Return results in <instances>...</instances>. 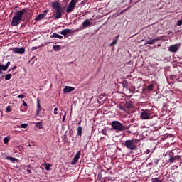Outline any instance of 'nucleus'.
<instances>
[{
	"label": "nucleus",
	"mask_w": 182,
	"mask_h": 182,
	"mask_svg": "<svg viewBox=\"0 0 182 182\" xmlns=\"http://www.w3.org/2000/svg\"><path fill=\"white\" fill-rule=\"evenodd\" d=\"M31 10L28 8L22 9L21 10H18L12 18L11 20V26H18L21 21H22V18L26 19L28 16L29 15Z\"/></svg>",
	"instance_id": "1"
},
{
	"label": "nucleus",
	"mask_w": 182,
	"mask_h": 182,
	"mask_svg": "<svg viewBox=\"0 0 182 182\" xmlns=\"http://www.w3.org/2000/svg\"><path fill=\"white\" fill-rule=\"evenodd\" d=\"M51 6L53 9L55 11V19H60L62 18V15H63V7H62V4L59 1H53L51 2Z\"/></svg>",
	"instance_id": "2"
},
{
	"label": "nucleus",
	"mask_w": 182,
	"mask_h": 182,
	"mask_svg": "<svg viewBox=\"0 0 182 182\" xmlns=\"http://www.w3.org/2000/svg\"><path fill=\"white\" fill-rule=\"evenodd\" d=\"M111 126L113 130H116L117 132H124V130L129 129V127L124 126L119 121H112Z\"/></svg>",
	"instance_id": "3"
},
{
	"label": "nucleus",
	"mask_w": 182,
	"mask_h": 182,
	"mask_svg": "<svg viewBox=\"0 0 182 182\" xmlns=\"http://www.w3.org/2000/svg\"><path fill=\"white\" fill-rule=\"evenodd\" d=\"M124 146L127 147V149H129V150L131 151L136 150V148L137 147V144L133 139L126 140L124 142Z\"/></svg>",
	"instance_id": "4"
},
{
	"label": "nucleus",
	"mask_w": 182,
	"mask_h": 182,
	"mask_svg": "<svg viewBox=\"0 0 182 182\" xmlns=\"http://www.w3.org/2000/svg\"><path fill=\"white\" fill-rule=\"evenodd\" d=\"M79 2V0H71L69 3L68 6L66 9L67 14H70L71 12H73L75 11V8H76V4Z\"/></svg>",
	"instance_id": "5"
},
{
	"label": "nucleus",
	"mask_w": 182,
	"mask_h": 182,
	"mask_svg": "<svg viewBox=\"0 0 182 182\" xmlns=\"http://www.w3.org/2000/svg\"><path fill=\"white\" fill-rule=\"evenodd\" d=\"M169 163H176V160H180L181 159V156L180 155H174V152L169 151Z\"/></svg>",
	"instance_id": "6"
},
{
	"label": "nucleus",
	"mask_w": 182,
	"mask_h": 182,
	"mask_svg": "<svg viewBox=\"0 0 182 182\" xmlns=\"http://www.w3.org/2000/svg\"><path fill=\"white\" fill-rule=\"evenodd\" d=\"M140 117L142 120H149L150 119V113H149V109H142Z\"/></svg>",
	"instance_id": "7"
},
{
	"label": "nucleus",
	"mask_w": 182,
	"mask_h": 182,
	"mask_svg": "<svg viewBox=\"0 0 182 182\" xmlns=\"http://www.w3.org/2000/svg\"><path fill=\"white\" fill-rule=\"evenodd\" d=\"M180 46H181V43H177V44L172 45L169 47L168 50H169V52H172L173 53H176L180 49Z\"/></svg>",
	"instance_id": "8"
},
{
	"label": "nucleus",
	"mask_w": 182,
	"mask_h": 182,
	"mask_svg": "<svg viewBox=\"0 0 182 182\" xmlns=\"http://www.w3.org/2000/svg\"><path fill=\"white\" fill-rule=\"evenodd\" d=\"M12 51L14 53H19L20 55H23V53H25V48H23V47L14 48H12Z\"/></svg>",
	"instance_id": "9"
},
{
	"label": "nucleus",
	"mask_w": 182,
	"mask_h": 182,
	"mask_svg": "<svg viewBox=\"0 0 182 182\" xmlns=\"http://www.w3.org/2000/svg\"><path fill=\"white\" fill-rule=\"evenodd\" d=\"M11 62H7L5 65L0 64V75H2V72H5L9 68Z\"/></svg>",
	"instance_id": "10"
},
{
	"label": "nucleus",
	"mask_w": 182,
	"mask_h": 182,
	"mask_svg": "<svg viewBox=\"0 0 182 182\" xmlns=\"http://www.w3.org/2000/svg\"><path fill=\"white\" fill-rule=\"evenodd\" d=\"M80 153L81 150L80 149L78 152L75 154V157L73 158L71 164H76L77 161H79V159H80Z\"/></svg>",
	"instance_id": "11"
},
{
	"label": "nucleus",
	"mask_w": 182,
	"mask_h": 182,
	"mask_svg": "<svg viewBox=\"0 0 182 182\" xmlns=\"http://www.w3.org/2000/svg\"><path fill=\"white\" fill-rule=\"evenodd\" d=\"M149 39L150 40L146 41V45H154V43H156L157 41H161V38L160 37H156V38H154L152 40L151 38H149Z\"/></svg>",
	"instance_id": "12"
},
{
	"label": "nucleus",
	"mask_w": 182,
	"mask_h": 182,
	"mask_svg": "<svg viewBox=\"0 0 182 182\" xmlns=\"http://www.w3.org/2000/svg\"><path fill=\"white\" fill-rule=\"evenodd\" d=\"M75 90V87L70 86H65L63 89V93H70V92H73Z\"/></svg>",
	"instance_id": "13"
},
{
	"label": "nucleus",
	"mask_w": 182,
	"mask_h": 182,
	"mask_svg": "<svg viewBox=\"0 0 182 182\" xmlns=\"http://www.w3.org/2000/svg\"><path fill=\"white\" fill-rule=\"evenodd\" d=\"M90 25H92V22L88 19L85 20L82 24L83 28H87V26H90Z\"/></svg>",
	"instance_id": "14"
},
{
	"label": "nucleus",
	"mask_w": 182,
	"mask_h": 182,
	"mask_svg": "<svg viewBox=\"0 0 182 182\" xmlns=\"http://www.w3.org/2000/svg\"><path fill=\"white\" fill-rule=\"evenodd\" d=\"M70 32H72V30L66 28V29L63 30L60 32V33H61V35H63V36H67L68 35V33H70Z\"/></svg>",
	"instance_id": "15"
},
{
	"label": "nucleus",
	"mask_w": 182,
	"mask_h": 182,
	"mask_svg": "<svg viewBox=\"0 0 182 182\" xmlns=\"http://www.w3.org/2000/svg\"><path fill=\"white\" fill-rule=\"evenodd\" d=\"M119 38H120V35H117L116 36V39H114L110 44L109 46L112 48L114 46V45H117V41H119Z\"/></svg>",
	"instance_id": "16"
},
{
	"label": "nucleus",
	"mask_w": 182,
	"mask_h": 182,
	"mask_svg": "<svg viewBox=\"0 0 182 182\" xmlns=\"http://www.w3.org/2000/svg\"><path fill=\"white\" fill-rule=\"evenodd\" d=\"M41 110H42V107H41V103L39 102V100H38L36 116H39Z\"/></svg>",
	"instance_id": "17"
},
{
	"label": "nucleus",
	"mask_w": 182,
	"mask_h": 182,
	"mask_svg": "<svg viewBox=\"0 0 182 182\" xmlns=\"http://www.w3.org/2000/svg\"><path fill=\"white\" fill-rule=\"evenodd\" d=\"M124 107L127 108V109H132L133 108V104L132 103V102L130 101H127L124 104Z\"/></svg>",
	"instance_id": "18"
},
{
	"label": "nucleus",
	"mask_w": 182,
	"mask_h": 182,
	"mask_svg": "<svg viewBox=\"0 0 182 182\" xmlns=\"http://www.w3.org/2000/svg\"><path fill=\"white\" fill-rule=\"evenodd\" d=\"M50 38H58V39H63V36L59 35V34H58L56 33H53L50 36Z\"/></svg>",
	"instance_id": "19"
},
{
	"label": "nucleus",
	"mask_w": 182,
	"mask_h": 182,
	"mask_svg": "<svg viewBox=\"0 0 182 182\" xmlns=\"http://www.w3.org/2000/svg\"><path fill=\"white\" fill-rule=\"evenodd\" d=\"M6 160H9L10 161H12L13 163H14V161H18V159L14 158L11 156H6Z\"/></svg>",
	"instance_id": "20"
},
{
	"label": "nucleus",
	"mask_w": 182,
	"mask_h": 182,
	"mask_svg": "<svg viewBox=\"0 0 182 182\" xmlns=\"http://www.w3.org/2000/svg\"><path fill=\"white\" fill-rule=\"evenodd\" d=\"M43 18H45V14H40L36 17L35 21H41V19H43Z\"/></svg>",
	"instance_id": "21"
},
{
	"label": "nucleus",
	"mask_w": 182,
	"mask_h": 182,
	"mask_svg": "<svg viewBox=\"0 0 182 182\" xmlns=\"http://www.w3.org/2000/svg\"><path fill=\"white\" fill-rule=\"evenodd\" d=\"M122 87H124V89H127V87H129V82L127 80L122 81Z\"/></svg>",
	"instance_id": "22"
},
{
	"label": "nucleus",
	"mask_w": 182,
	"mask_h": 182,
	"mask_svg": "<svg viewBox=\"0 0 182 182\" xmlns=\"http://www.w3.org/2000/svg\"><path fill=\"white\" fill-rule=\"evenodd\" d=\"M53 50H55V52H58V50H60V46H53Z\"/></svg>",
	"instance_id": "23"
},
{
	"label": "nucleus",
	"mask_w": 182,
	"mask_h": 182,
	"mask_svg": "<svg viewBox=\"0 0 182 182\" xmlns=\"http://www.w3.org/2000/svg\"><path fill=\"white\" fill-rule=\"evenodd\" d=\"M82 128L80 126L77 128V136H80V137H82Z\"/></svg>",
	"instance_id": "24"
},
{
	"label": "nucleus",
	"mask_w": 182,
	"mask_h": 182,
	"mask_svg": "<svg viewBox=\"0 0 182 182\" xmlns=\"http://www.w3.org/2000/svg\"><path fill=\"white\" fill-rule=\"evenodd\" d=\"M36 127H38V129H43V126L41 122H36Z\"/></svg>",
	"instance_id": "25"
},
{
	"label": "nucleus",
	"mask_w": 182,
	"mask_h": 182,
	"mask_svg": "<svg viewBox=\"0 0 182 182\" xmlns=\"http://www.w3.org/2000/svg\"><path fill=\"white\" fill-rule=\"evenodd\" d=\"M154 89V85L151 84L148 85L147 90H149V92H151Z\"/></svg>",
	"instance_id": "26"
},
{
	"label": "nucleus",
	"mask_w": 182,
	"mask_h": 182,
	"mask_svg": "<svg viewBox=\"0 0 182 182\" xmlns=\"http://www.w3.org/2000/svg\"><path fill=\"white\" fill-rule=\"evenodd\" d=\"M12 78V74H7L5 76V80H11Z\"/></svg>",
	"instance_id": "27"
},
{
	"label": "nucleus",
	"mask_w": 182,
	"mask_h": 182,
	"mask_svg": "<svg viewBox=\"0 0 182 182\" xmlns=\"http://www.w3.org/2000/svg\"><path fill=\"white\" fill-rule=\"evenodd\" d=\"M10 139L11 138L9 136H6L4 139V144H8V143H9Z\"/></svg>",
	"instance_id": "28"
},
{
	"label": "nucleus",
	"mask_w": 182,
	"mask_h": 182,
	"mask_svg": "<svg viewBox=\"0 0 182 182\" xmlns=\"http://www.w3.org/2000/svg\"><path fill=\"white\" fill-rule=\"evenodd\" d=\"M50 167H52V165L50 164H46V170L48 171V170H50Z\"/></svg>",
	"instance_id": "29"
},
{
	"label": "nucleus",
	"mask_w": 182,
	"mask_h": 182,
	"mask_svg": "<svg viewBox=\"0 0 182 182\" xmlns=\"http://www.w3.org/2000/svg\"><path fill=\"white\" fill-rule=\"evenodd\" d=\"M12 110V108L11 107V106H7L6 108V112H7V113L11 112V111Z\"/></svg>",
	"instance_id": "30"
},
{
	"label": "nucleus",
	"mask_w": 182,
	"mask_h": 182,
	"mask_svg": "<svg viewBox=\"0 0 182 182\" xmlns=\"http://www.w3.org/2000/svg\"><path fill=\"white\" fill-rule=\"evenodd\" d=\"M18 99H25V95L23 94H20L17 97Z\"/></svg>",
	"instance_id": "31"
},
{
	"label": "nucleus",
	"mask_w": 182,
	"mask_h": 182,
	"mask_svg": "<svg viewBox=\"0 0 182 182\" xmlns=\"http://www.w3.org/2000/svg\"><path fill=\"white\" fill-rule=\"evenodd\" d=\"M21 127H22V129H26V127H28V124H21Z\"/></svg>",
	"instance_id": "32"
},
{
	"label": "nucleus",
	"mask_w": 182,
	"mask_h": 182,
	"mask_svg": "<svg viewBox=\"0 0 182 182\" xmlns=\"http://www.w3.org/2000/svg\"><path fill=\"white\" fill-rule=\"evenodd\" d=\"M176 25H177V26H181V25H182V20L178 21Z\"/></svg>",
	"instance_id": "33"
},
{
	"label": "nucleus",
	"mask_w": 182,
	"mask_h": 182,
	"mask_svg": "<svg viewBox=\"0 0 182 182\" xmlns=\"http://www.w3.org/2000/svg\"><path fill=\"white\" fill-rule=\"evenodd\" d=\"M159 161H160V159H158V160H156V161H154V166H157V165L159 164Z\"/></svg>",
	"instance_id": "34"
},
{
	"label": "nucleus",
	"mask_w": 182,
	"mask_h": 182,
	"mask_svg": "<svg viewBox=\"0 0 182 182\" xmlns=\"http://www.w3.org/2000/svg\"><path fill=\"white\" fill-rule=\"evenodd\" d=\"M48 12H49V9L44 10L43 15H45V16H46V14H48Z\"/></svg>",
	"instance_id": "35"
},
{
	"label": "nucleus",
	"mask_w": 182,
	"mask_h": 182,
	"mask_svg": "<svg viewBox=\"0 0 182 182\" xmlns=\"http://www.w3.org/2000/svg\"><path fill=\"white\" fill-rule=\"evenodd\" d=\"M86 2H87V0H84L80 3V5H85V4H86Z\"/></svg>",
	"instance_id": "36"
},
{
	"label": "nucleus",
	"mask_w": 182,
	"mask_h": 182,
	"mask_svg": "<svg viewBox=\"0 0 182 182\" xmlns=\"http://www.w3.org/2000/svg\"><path fill=\"white\" fill-rule=\"evenodd\" d=\"M54 114H58V108L54 109Z\"/></svg>",
	"instance_id": "37"
},
{
	"label": "nucleus",
	"mask_w": 182,
	"mask_h": 182,
	"mask_svg": "<svg viewBox=\"0 0 182 182\" xmlns=\"http://www.w3.org/2000/svg\"><path fill=\"white\" fill-rule=\"evenodd\" d=\"M23 106H24L25 107H28V104H26V102H23Z\"/></svg>",
	"instance_id": "38"
},
{
	"label": "nucleus",
	"mask_w": 182,
	"mask_h": 182,
	"mask_svg": "<svg viewBox=\"0 0 182 182\" xmlns=\"http://www.w3.org/2000/svg\"><path fill=\"white\" fill-rule=\"evenodd\" d=\"M27 173H28L29 174H31L32 171L31 169H27Z\"/></svg>",
	"instance_id": "39"
},
{
	"label": "nucleus",
	"mask_w": 182,
	"mask_h": 182,
	"mask_svg": "<svg viewBox=\"0 0 182 182\" xmlns=\"http://www.w3.org/2000/svg\"><path fill=\"white\" fill-rule=\"evenodd\" d=\"M120 110H124V107L123 106H119Z\"/></svg>",
	"instance_id": "40"
},
{
	"label": "nucleus",
	"mask_w": 182,
	"mask_h": 182,
	"mask_svg": "<svg viewBox=\"0 0 182 182\" xmlns=\"http://www.w3.org/2000/svg\"><path fill=\"white\" fill-rule=\"evenodd\" d=\"M130 7H128L127 9H125L124 11H122V14H123V12H124V11H127V9H129Z\"/></svg>",
	"instance_id": "41"
},
{
	"label": "nucleus",
	"mask_w": 182,
	"mask_h": 182,
	"mask_svg": "<svg viewBox=\"0 0 182 182\" xmlns=\"http://www.w3.org/2000/svg\"><path fill=\"white\" fill-rule=\"evenodd\" d=\"M65 119H66V116H63V122H65Z\"/></svg>",
	"instance_id": "42"
},
{
	"label": "nucleus",
	"mask_w": 182,
	"mask_h": 182,
	"mask_svg": "<svg viewBox=\"0 0 182 182\" xmlns=\"http://www.w3.org/2000/svg\"><path fill=\"white\" fill-rule=\"evenodd\" d=\"M15 69H16V66H14V67H13V68H12L13 70H15Z\"/></svg>",
	"instance_id": "43"
},
{
	"label": "nucleus",
	"mask_w": 182,
	"mask_h": 182,
	"mask_svg": "<svg viewBox=\"0 0 182 182\" xmlns=\"http://www.w3.org/2000/svg\"><path fill=\"white\" fill-rule=\"evenodd\" d=\"M28 168H31V165H28Z\"/></svg>",
	"instance_id": "44"
},
{
	"label": "nucleus",
	"mask_w": 182,
	"mask_h": 182,
	"mask_svg": "<svg viewBox=\"0 0 182 182\" xmlns=\"http://www.w3.org/2000/svg\"><path fill=\"white\" fill-rule=\"evenodd\" d=\"M170 137H173V134H169Z\"/></svg>",
	"instance_id": "45"
},
{
	"label": "nucleus",
	"mask_w": 182,
	"mask_h": 182,
	"mask_svg": "<svg viewBox=\"0 0 182 182\" xmlns=\"http://www.w3.org/2000/svg\"><path fill=\"white\" fill-rule=\"evenodd\" d=\"M79 124H80V122H78V125H79Z\"/></svg>",
	"instance_id": "46"
},
{
	"label": "nucleus",
	"mask_w": 182,
	"mask_h": 182,
	"mask_svg": "<svg viewBox=\"0 0 182 182\" xmlns=\"http://www.w3.org/2000/svg\"><path fill=\"white\" fill-rule=\"evenodd\" d=\"M22 26H23V25H21V27H22Z\"/></svg>",
	"instance_id": "47"
}]
</instances>
